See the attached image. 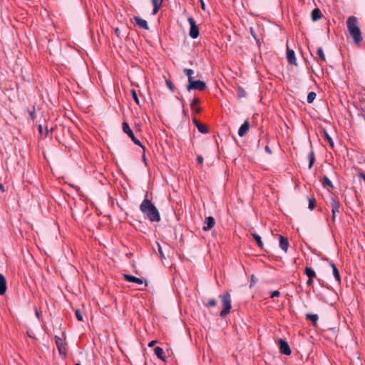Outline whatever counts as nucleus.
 Listing matches in <instances>:
<instances>
[{"mask_svg": "<svg viewBox=\"0 0 365 365\" xmlns=\"http://www.w3.org/2000/svg\"><path fill=\"white\" fill-rule=\"evenodd\" d=\"M148 194L146 192L145 198L140 205V210L143 213L145 217L152 222H158L160 221V215L154 205V204L148 198Z\"/></svg>", "mask_w": 365, "mask_h": 365, "instance_id": "f257e3e1", "label": "nucleus"}, {"mask_svg": "<svg viewBox=\"0 0 365 365\" xmlns=\"http://www.w3.org/2000/svg\"><path fill=\"white\" fill-rule=\"evenodd\" d=\"M346 26L354 43L357 45L359 44L362 41V36L357 18L354 16H349L346 20Z\"/></svg>", "mask_w": 365, "mask_h": 365, "instance_id": "f03ea898", "label": "nucleus"}, {"mask_svg": "<svg viewBox=\"0 0 365 365\" xmlns=\"http://www.w3.org/2000/svg\"><path fill=\"white\" fill-rule=\"evenodd\" d=\"M220 298L221 299L222 305V309L220 313V317L224 318L230 312L232 309L231 295L230 292L227 291L224 294L220 295Z\"/></svg>", "mask_w": 365, "mask_h": 365, "instance_id": "7ed1b4c3", "label": "nucleus"}, {"mask_svg": "<svg viewBox=\"0 0 365 365\" xmlns=\"http://www.w3.org/2000/svg\"><path fill=\"white\" fill-rule=\"evenodd\" d=\"M207 88L205 82L200 80H192L186 86V89L188 91L191 90H197L199 91H205Z\"/></svg>", "mask_w": 365, "mask_h": 365, "instance_id": "20e7f679", "label": "nucleus"}, {"mask_svg": "<svg viewBox=\"0 0 365 365\" xmlns=\"http://www.w3.org/2000/svg\"><path fill=\"white\" fill-rule=\"evenodd\" d=\"M122 128L125 133H126L132 140V141L137 145H139L141 147L143 150H145L144 146L142 145L140 141L137 139L133 132V130L130 129L128 123L127 122H123L122 124Z\"/></svg>", "mask_w": 365, "mask_h": 365, "instance_id": "39448f33", "label": "nucleus"}, {"mask_svg": "<svg viewBox=\"0 0 365 365\" xmlns=\"http://www.w3.org/2000/svg\"><path fill=\"white\" fill-rule=\"evenodd\" d=\"M187 21L190 25L189 31L190 36L193 39L197 38L199 36V29L195 23V21L192 17H189Z\"/></svg>", "mask_w": 365, "mask_h": 365, "instance_id": "423d86ee", "label": "nucleus"}, {"mask_svg": "<svg viewBox=\"0 0 365 365\" xmlns=\"http://www.w3.org/2000/svg\"><path fill=\"white\" fill-rule=\"evenodd\" d=\"M330 206L331 207V220L333 222L335 221L336 219V214L339 212V209L341 207V204L339 201L334 197H331V201H330Z\"/></svg>", "mask_w": 365, "mask_h": 365, "instance_id": "0eeeda50", "label": "nucleus"}, {"mask_svg": "<svg viewBox=\"0 0 365 365\" xmlns=\"http://www.w3.org/2000/svg\"><path fill=\"white\" fill-rule=\"evenodd\" d=\"M55 342L58 350L59 354L63 357L66 356L67 350L66 346L63 344L62 339L58 336H55Z\"/></svg>", "mask_w": 365, "mask_h": 365, "instance_id": "6e6552de", "label": "nucleus"}, {"mask_svg": "<svg viewBox=\"0 0 365 365\" xmlns=\"http://www.w3.org/2000/svg\"><path fill=\"white\" fill-rule=\"evenodd\" d=\"M304 274L308 277L307 284L308 286H312L313 285V279H314V278H316V277H317L315 271L310 267H306L304 269Z\"/></svg>", "mask_w": 365, "mask_h": 365, "instance_id": "1a4fd4ad", "label": "nucleus"}, {"mask_svg": "<svg viewBox=\"0 0 365 365\" xmlns=\"http://www.w3.org/2000/svg\"><path fill=\"white\" fill-rule=\"evenodd\" d=\"M279 344L280 352L282 354L287 355V356L291 354V353H292L291 349H290L288 343L284 339H280L279 340Z\"/></svg>", "mask_w": 365, "mask_h": 365, "instance_id": "9d476101", "label": "nucleus"}, {"mask_svg": "<svg viewBox=\"0 0 365 365\" xmlns=\"http://www.w3.org/2000/svg\"><path fill=\"white\" fill-rule=\"evenodd\" d=\"M192 123L197 127L200 133L203 134H207L209 133V129L205 125L201 123L200 121H199L196 118H192Z\"/></svg>", "mask_w": 365, "mask_h": 365, "instance_id": "9b49d317", "label": "nucleus"}, {"mask_svg": "<svg viewBox=\"0 0 365 365\" xmlns=\"http://www.w3.org/2000/svg\"><path fill=\"white\" fill-rule=\"evenodd\" d=\"M287 59L289 63L297 66V59L294 51L287 46Z\"/></svg>", "mask_w": 365, "mask_h": 365, "instance_id": "f8f14e48", "label": "nucleus"}, {"mask_svg": "<svg viewBox=\"0 0 365 365\" xmlns=\"http://www.w3.org/2000/svg\"><path fill=\"white\" fill-rule=\"evenodd\" d=\"M204 224H205V225L202 228L203 230L209 231L214 227V225L215 224V220L213 217L209 216L205 218V220L204 221Z\"/></svg>", "mask_w": 365, "mask_h": 365, "instance_id": "ddd939ff", "label": "nucleus"}, {"mask_svg": "<svg viewBox=\"0 0 365 365\" xmlns=\"http://www.w3.org/2000/svg\"><path fill=\"white\" fill-rule=\"evenodd\" d=\"M123 279L129 282L136 283L138 284H143V279L140 278H138L135 276L128 274H123Z\"/></svg>", "mask_w": 365, "mask_h": 365, "instance_id": "4468645a", "label": "nucleus"}, {"mask_svg": "<svg viewBox=\"0 0 365 365\" xmlns=\"http://www.w3.org/2000/svg\"><path fill=\"white\" fill-rule=\"evenodd\" d=\"M250 129V123L248 120H246L244 123L240 127L238 130V135L240 137H243L246 135Z\"/></svg>", "mask_w": 365, "mask_h": 365, "instance_id": "2eb2a0df", "label": "nucleus"}, {"mask_svg": "<svg viewBox=\"0 0 365 365\" xmlns=\"http://www.w3.org/2000/svg\"><path fill=\"white\" fill-rule=\"evenodd\" d=\"M279 247L280 248L284 251L285 252H287L288 247H289V240L287 237H285L282 235H279Z\"/></svg>", "mask_w": 365, "mask_h": 365, "instance_id": "dca6fc26", "label": "nucleus"}, {"mask_svg": "<svg viewBox=\"0 0 365 365\" xmlns=\"http://www.w3.org/2000/svg\"><path fill=\"white\" fill-rule=\"evenodd\" d=\"M134 21L135 24L141 29L148 30L149 26L148 25V23L145 20L141 19L139 16H134Z\"/></svg>", "mask_w": 365, "mask_h": 365, "instance_id": "f3484780", "label": "nucleus"}, {"mask_svg": "<svg viewBox=\"0 0 365 365\" xmlns=\"http://www.w3.org/2000/svg\"><path fill=\"white\" fill-rule=\"evenodd\" d=\"M200 103V100L198 98H194L190 103V108L192 110L197 114H200L201 113V108L197 107V105H198Z\"/></svg>", "mask_w": 365, "mask_h": 365, "instance_id": "a211bd4d", "label": "nucleus"}, {"mask_svg": "<svg viewBox=\"0 0 365 365\" xmlns=\"http://www.w3.org/2000/svg\"><path fill=\"white\" fill-rule=\"evenodd\" d=\"M6 280L3 274H0V295H4L6 292Z\"/></svg>", "mask_w": 365, "mask_h": 365, "instance_id": "6ab92c4d", "label": "nucleus"}, {"mask_svg": "<svg viewBox=\"0 0 365 365\" xmlns=\"http://www.w3.org/2000/svg\"><path fill=\"white\" fill-rule=\"evenodd\" d=\"M329 265L332 268L333 274H334L335 279L338 282L339 284H340L341 283V277H340L339 269H337L336 264L333 262H330Z\"/></svg>", "mask_w": 365, "mask_h": 365, "instance_id": "aec40b11", "label": "nucleus"}, {"mask_svg": "<svg viewBox=\"0 0 365 365\" xmlns=\"http://www.w3.org/2000/svg\"><path fill=\"white\" fill-rule=\"evenodd\" d=\"M311 16L313 21H317L322 18V14L319 8H316L312 10Z\"/></svg>", "mask_w": 365, "mask_h": 365, "instance_id": "412c9836", "label": "nucleus"}, {"mask_svg": "<svg viewBox=\"0 0 365 365\" xmlns=\"http://www.w3.org/2000/svg\"><path fill=\"white\" fill-rule=\"evenodd\" d=\"M154 353L160 360L165 361V356L164 354L163 349L160 346H156L154 349Z\"/></svg>", "mask_w": 365, "mask_h": 365, "instance_id": "4be33fe9", "label": "nucleus"}, {"mask_svg": "<svg viewBox=\"0 0 365 365\" xmlns=\"http://www.w3.org/2000/svg\"><path fill=\"white\" fill-rule=\"evenodd\" d=\"M163 1V0H152V4L153 6V15H155L158 12L160 8L162 6Z\"/></svg>", "mask_w": 365, "mask_h": 365, "instance_id": "5701e85b", "label": "nucleus"}, {"mask_svg": "<svg viewBox=\"0 0 365 365\" xmlns=\"http://www.w3.org/2000/svg\"><path fill=\"white\" fill-rule=\"evenodd\" d=\"M305 318L306 319L311 321L314 326L317 325L319 319L318 315L315 314H307L305 315Z\"/></svg>", "mask_w": 365, "mask_h": 365, "instance_id": "b1692460", "label": "nucleus"}, {"mask_svg": "<svg viewBox=\"0 0 365 365\" xmlns=\"http://www.w3.org/2000/svg\"><path fill=\"white\" fill-rule=\"evenodd\" d=\"M251 235H252L253 239L256 241L258 247H260L261 249H262L264 247V245L262 241L261 237L255 232H252Z\"/></svg>", "mask_w": 365, "mask_h": 365, "instance_id": "393cba45", "label": "nucleus"}, {"mask_svg": "<svg viewBox=\"0 0 365 365\" xmlns=\"http://www.w3.org/2000/svg\"><path fill=\"white\" fill-rule=\"evenodd\" d=\"M322 132L324 137V140H327L329 143V145L333 148L334 147V143L332 138L330 137V135L325 129H323Z\"/></svg>", "mask_w": 365, "mask_h": 365, "instance_id": "a878e982", "label": "nucleus"}, {"mask_svg": "<svg viewBox=\"0 0 365 365\" xmlns=\"http://www.w3.org/2000/svg\"><path fill=\"white\" fill-rule=\"evenodd\" d=\"M183 73L185 76H187V79H188V83L190 81H191L192 80L195 79L194 77L192 76L193 73H194V71L193 70L190 69V68H185L183 70Z\"/></svg>", "mask_w": 365, "mask_h": 365, "instance_id": "bb28decb", "label": "nucleus"}, {"mask_svg": "<svg viewBox=\"0 0 365 365\" xmlns=\"http://www.w3.org/2000/svg\"><path fill=\"white\" fill-rule=\"evenodd\" d=\"M317 54L319 56V58L321 61L326 62V56L322 47L317 48Z\"/></svg>", "mask_w": 365, "mask_h": 365, "instance_id": "cd10ccee", "label": "nucleus"}, {"mask_svg": "<svg viewBox=\"0 0 365 365\" xmlns=\"http://www.w3.org/2000/svg\"><path fill=\"white\" fill-rule=\"evenodd\" d=\"M250 34L252 35V36L255 38V40L256 41V43L259 47L260 46V43H260V40H259V38L258 37V36L257 35V34L255 33V31L254 28L250 27Z\"/></svg>", "mask_w": 365, "mask_h": 365, "instance_id": "c85d7f7f", "label": "nucleus"}, {"mask_svg": "<svg viewBox=\"0 0 365 365\" xmlns=\"http://www.w3.org/2000/svg\"><path fill=\"white\" fill-rule=\"evenodd\" d=\"M309 168L311 169L315 161V156H314V152L313 150H311V152L309 154Z\"/></svg>", "mask_w": 365, "mask_h": 365, "instance_id": "c756f323", "label": "nucleus"}, {"mask_svg": "<svg viewBox=\"0 0 365 365\" xmlns=\"http://www.w3.org/2000/svg\"><path fill=\"white\" fill-rule=\"evenodd\" d=\"M322 184L325 187V186H328L331 188H333L334 186H333V184L331 182V181L329 179V178L326 175H324L323 177V180H322Z\"/></svg>", "mask_w": 365, "mask_h": 365, "instance_id": "7c9ffc66", "label": "nucleus"}, {"mask_svg": "<svg viewBox=\"0 0 365 365\" xmlns=\"http://www.w3.org/2000/svg\"><path fill=\"white\" fill-rule=\"evenodd\" d=\"M316 96H317V94L315 92H309L308 93V96H307V103H313V101H314V99L316 98Z\"/></svg>", "mask_w": 365, "mask_h": 365, "instance_id": "2f4dec72", "label": "nucleus"}, {"mask_svg": "<svg viewBox=\"0 0 365 365\" xmlns=\"http://www.w3.org/2000/svg\"><path fill=\"white\" fill-rule=\"evenodd\" d=\"M309 200V209H310L311 210H314L315 206H316V200L314 197H309L308 198Z\"/></svg>", "mask_w": 365, "mask_h": 365, "instance_id": "473e14b6", "label": "nucleus"}, {"mask_svg": "<svg viewBox=\"0 0 365 365\" xmlns=\"http://www.w3.org/2000/svg\"><path fill=\"white\" fill-rule=\"evenodd\" d=\"M237 94L238 98H244L246 96L247 93L246 91L241 87H239L237 91Z\"/></svg>", "mask_w": 365, "mask_h": 365, "instance_id": "72a5a7b5", "label": "nucleus"}, {"mask_svg": "<svg viewBox=\"0 0 365 365\" xmlns=\"http://www.w3.org/2000/svg\"><path fill=\"white\" fill-rule=\"evenodd\" d=\"M130 92H131L132 97H133V100L135 101V102L136 103V104L140 105V101H139V98L138 97L136 91L134 89H132L130 91Z\"/></svg>", "mask_w": 365, "mask_h": 365, "instance_id": "f704fd0d", "label": "nucleus"}, {"mask_svg": "<svg viewBox=\"0 0 365 365\" xmlns=\"http://www.w3.org/2000/svg\"><path fill=\"white\" fill-rule=\"evenodd\" d=\"M75 315H76V319L79 322H83V314H82V312H81V311L80 309H76V310Z\"/></svg>", "mask_w": 365, "mask_h": 365, "instance_id": "c9c22d12", "label": "nucleus"}, {"mask_svg": "<svg viewBox=\"0 0 365 365\" xmlns=\"http://www.w3.org/2000/svg\"><path fill=\"white\" fill-rule=\"evenodd\" d=\"M217 305V301L215 299H210L206 304V306L208 307H215Z\"/></svg>", "mask_w": 365, "mask_h": 365, "instance_id": "e433bc0d", "label": "nucleus"}, {"mask_svg": "<svg viewBox=\"0 0 365 365\" xmlns=\"http://www.w3.org/2000/svg\"><path fill=\"white\" fill-rule=\"evenodd\" d=\"M165 82H166V85H167L168 88L172 92H173L174 91V88H175L173 83L170 80H166Z\"/></svg>", "mask_w": 365, "mask_h": 365, "instance_id": "4c0bfd02", "label": "nucleus"}, {"mask_svg": "<svg viewBox=\"0 0 365 365\" xmlns=\"http://www.w3.org/2000/svg\"><path fill=\"white\" fill-rule=\"evenodd\" d=\"M158 245V252H159V255H160V257L161 259H165V257L163 252V250H162V248H161V246L160 245L159 243H157Z\"/></svg>", "mask_w": 365, "mask_h": 365, "instance_id": "58836bf2", "label": "nucleus"}, {"mask_svg": "<svg viewBox=\"0 0 365 365\" xmlns=\"http://www.w3.org/2000/svg\"><path fill=\"white\" fill-rule=\"evenodd\" d=\"M280 296V292L278 290L273 291L271 292L270 297L274 298V297H279Z\"/></svg>", "mask_w": 365, "mask_h": 365, "instance_id": "ea45409f", "label": "nucleus"}, {"mask_svg": "<svg viewBox=\"0 0 365 365\" xmlns=\"http://www.w3.org/2000/svg\"><path fill=\"white\" fill-rule=\"evenodd\" d=\"M29 115L32 120H34L36 118L35 115V107L34 106L33 110L31 111H29Z\"/></svg>", "mask_w": 365, "mask_h": 365, "instance_id": "a19ab883", "label": "nucleus"}, {"mask_svg": "<svg viewBox=\"0 0 365 365\" xmlns=\"http://www.w3.org/2000/svg\"><path fill=\"white\" fill-rule=\"evenodd\" d=\"M197 164H200V165L202 164L203 163V158H202V156L198 155L197 157Z\"/></svg>", "mask_w": 365, "mask_h": 365, "instance_id": "79ce46f5", "label": "nucleus"}, {"mask_svg": "<svg viewBox=\"0 0 365 365\" xmlns=\"http://www.w3.org/2000/svg\"><path fill=\"white\" fill-rule=\"evenodd\" d=\"M155 344H157V341L153 340V341L149 342L148 346L149 347H153V346H154L155 345Z\"/></svg>", "mask_w": 365, "mask_h": 365, "instance_id": "37998d69", "label": "nucleus"}, {"mask_svg": "<svg viewBox=\"0 0 365 365\" xmlns=\"http://www.w3.org/2000/svg\"><path fill=\"white\" fill-rule=\"evenodd\" d=\"M115 33L118 38H120V31L118 28L115 29Z\"/></svg>", "mask_w": 365, "mask_h": 365, "instance_id": "c03bdc74", "label": "nucleus"}, {"mask_svg": "<svg viewBox=\"0 0 365 365\" xmlns=\"http://www.w3.org/2000/svg\"><path fill=\"white\" fill-rule=\"evenodd\" d=\"M264 150L268 154H272V150L268 145L265 146Z\"/></svg>", "mask_w": 365, "mask_h": 365, "instance_id": "a18cd8bd", "label": "nucleus"}, {"mask_svg": "<svg viewBox=\"0 0 365 365\" xmlns=\"http://www.w3.org/2000/svg\"><path fill=\"white\" fill-rule=\"evenodd\" d=\"M358 176H359L360 178L363 179V180H364V182H365V174H364V173H359V175H358Z\"/></svg>", "mask_w": 365, "mask_h": 365, "instance_id": "49530a36", "label": "nucleus"}, {"mask_svg": "<svg viewBox=\"0 0 365 365\" xmlns=\"http://www.w3.org/2000/svg\"><path fill=\"white\" fill-rule=\"evenodd\" d=\"M201 7L203 10H205V4L202 0H201Z\"/></svg>", "mask_w": 365, "mask_h": 365, "instance_id": "de8ad7c7", "label": "nucleus"}, {"mask_svg": "<svg viewBox=\"0 0 365 365\" xmlns=\"http://www.w3.org/2000/svg\"><path fill=\"white\" fill-rule=\"evenodd\" d=\"M38 129L39 133H42V131H43V127H42V125H39L38 126Z\"/></svg>", "mask_w": 365, "mask_h": 365, "instance_id": "09e8293b", "label": "nucleus"}, {"mask_svg": "<svg viewBox=\"0 0 365 365\" xmlns=\"http://www.w3.org/2000/svg\"><path fill=\"white\" fill-rule=\"evenodd\" d=\"M0 190H1L2 192H5L4 187L1 183H0Z\"/></svg>", "mask_w": 365, "mask_h": 365, "instance_id": "8fccbe9b", "label": "nucleus"}, {"mask_svg": "<svg viewBox=\"0 0 365 365\" xmlns=\"http://www.w3.org/2000/svg\"><path fill=\"white\" fill-rule=\"evenodd\" d=\"M251 281H252V282H255V279H254V275H252V276Z\"/></svg>", "mask_w": 365, "mask_h": 365, "instance_id": "3c124183", "label": "nucleus"}, {"mask_svg": "<svg viewBox=\"0 0 365 365\" xmlns=\"http://www.w3.org/2000/svg\"><path fill=\"white\" fill-rule=\"evenodd\" d=\"M143 160L145 161V155L143 156Z\"/></svg>", "mask_w": 365, "mask_h": 365, "instance_id": "603ef678", "label": "nucleus"}, {"mask_svg": "<svg viewBox=\"0 0 365 365\" xmlns=\"http://www.w3.org/2000/svg\"><path fill=\"white\" fill-rule=\"evenodd\" d=\"M36 316L38 317L39 316V314L38 312H36Z\"/></svg>", "mask_w": 365, "mask_h": 365, "instance_id": "864d4df0", "label": "nucleus"}, {"mask_svg": "<svg viewBox=\"0 0 365 365\" xmlns=\"http://www.w3.org/2000/svg\"><path fill=\"white\" fill-rule=\"evenodd\" d=\"M75 365H81V364H75Z\"/></svg>", "mask_w": 365, "mask_h": 365, "instance_id": "5fc2aeb1", "label": "nucleus"}]
</instances>
